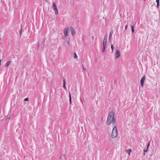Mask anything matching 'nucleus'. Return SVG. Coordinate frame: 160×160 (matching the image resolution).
I'll list each match as a JSON object with an SVG mask.
<instances>
[{"label":"nucleus","instance_id":"1","mask_svg":"<svg viewBox=\"0 0 160 160\" xmlns=\"http://www.w3.org/2000/svg\"><path fill=\"white\" fill-rule=\"evenodd\" d=\"M115 114L114 112L113 111H111L109 113L106 122L107 125H110L112 123L113 126L114 125L115 122Z\"/></svg>","mask_w":160,"mask_h":160},{"label":"nucleus","instance_id":"2","mask_svg":"<svg viewBox=\"0 0 160 160\" xmlns=\"http://www.w3.org/2000/svg\"><path fill=\"white\" fill-rule=\"evenodd\" d=\"M117 136V127L115 126L113 128L112 131V132L111 136L112 138H115Z\"/></svg>","mask_w":160,"mask_h":160},{"label":"nucleus","instance_id":"3","mask_svg":"<svg viewBox=\"0 0 160 160\" xmlns=\"http://www.w3.org/2000/svg\"><path fill=\"white\" fill-rule=\"evenodd\" d=\"M52 8L55 12V14L56 15H57L58 14V11L55 2L53 3L52 5Z\"/></svg>","mask_w":160,"mask_h":160},{"label":"nucleus","instance_id":"4","mask_svg":"<svg viewBox=\"0 0 160 160\" xmlns=\"http://www.w3.org/2000/svg\"><path fill=\"white\" fill-rule=\"evenodd\" d=\"M69 29V28L67 27L64 28L63 31V33L65 37H66L68 35V31Z\"/></svg>","mask_w":160,"mask_h":160},{"label":"nucleus","instance_id":"5","mask_svg":"<svg viewBox=\"0 0 160 160\" xmlns=\"http://www.w3.org/2000/svg\"><path fill=\"white\" fill-rule=\"evenodd\" d=\"M145 78H146V76H145V75H144L140 81L141 85L142 86H143L144 82L145 81Z\"/></svg>","mask_w":160,"mask_h":160},{"label":"nucleus","instance_id":"6","mask_svg":"<svg viewBox=\"0 0 160 160\" xmlns=\"http://www.w3.org/2000/svg\"><path fill=\"white\" fill-rule=\"evenodd\" d=\"M120 52L118 50H117L115 53V57L116 58H117L120 56Z\"/></svg>","mask_w":160,"mask_h":160},{"label":"nucleus","instance_id":"7","mask_svg":"<svg viewBox=\"0 0 160 160\" xmlns=\"http://www.w3.org/2000/svg\"><path fill=\"white\" fill-rule=\"evenodd\" d=\"M112 33H113V31H110V33H109V39L110 42V41L111 40L112 37Z\"/></svg>","mask_w":160,"mask_h":160},{"label":"nucleus","instance_id":"8","mask_svg":"<svg viewBox=\"0 0 160 160\" xmlns=\"http://www.w3.org/2000/svg\"><path fill=\"white\" fill-rule=\"evenodd\" d=\"M70 28H71V34L72 35H73L75 34L74 30L72 27H71Z\"/></svg>","mask_w":160,"mask_h":160},{"label":"nucleus","instance_id":"9","mask_svg":"<svg viewBox=\"0 0 160 160\" xmlns=\"http://www.w3.org/2000/svg\"><path fill=\"white\" fill-rule=\"evenodd\" d=\"M65 85H66V83H65V80L64 79L63 80V87L64 88L65 90H66V87Z\"/></svg>","mask_w":160,"mask_h":160},{"label":"nucleus","instance_id":"10","mask_svg":"<svg viewBox=\"0 0 160 160\" xmlns=\"http://www.w3.org/2000/svg\"><path fill=\"white\" fill-rule=\"evenodd\" d=\"M11 63V61H9L8 62H7V63H6L5 67H8L10 64Z\"/></svg>","mask_w":160,"mask_h":160},{"label":"nucleus","instance_id":"11","mask_svg":"<svg viewBox=\"0 0 160 160\" xmlns=\"http://www.w3.org/2000/svg\"><path fill=\"white\" fill-rule=\"evenodd\" d=\"M74 55V58L75 59H76L78 58V56L75 52H74L73 53Z\"/></svg>","mask_w":160,"mask_h":160},{"label":"nucleus","instance_id":"12","mask_svg":"<svg viewBox=\"0 0 160 160\" xmlns=\"http://www.w3.org/2000/svg\"><path fill=\"white\" fill-rule=\"evenodd\" d=\"M126 151L128 153L129 155H130V153L131 151V149H129L128 150H126Z\"/></svg>","mask_w":160,"mask_h":160},{"label":"nucleus","instance_id":"13","mask_svg":"<svg viewBox=\"0 0 160 160\" xmlns=\"http://www.w3.org/2000/svg\"><path fill=\"white\" fill-rule=\"evenodd\" d=\"M131 30L132 31V33H133L134 32V26H131Z\"/></svg>","mask_w":160,"mask_h":160},{"label":"nucleus","instance_id":"14","mask_svg":"<svg viewBox=\"0 0 160 160\" xmlns=\"http://www.w3.org/2000/svg\"><path fill=\"white\" fill-rule=\"evenodd\" d=\"M69 100L70 103V104H71V94L70 93H69Z\"/></svg>","mask_w":160,"mask_h":160},{"label":"nucleus","instance_id":"15","mask_svg":"<svg viewBox=\"0 0 160 160\" xmlns=\"http://www.w3.org/2000/svg\"><path fill=\"white\" fill-rule=\"evenodd\" d=\"M106 48V47H103V49L102 50V52H105Z\"/></svg>","mask_w":160,"mask_h":160},{"label":"nucleus","instance_id":"16","mask_svg":"<svg viewBox=\"0 0 160 160\" xmlns=\"http://www.w3.org/2000/svg\"><path fill=\"white\" fill-rule=\"evenodd\" d=\"M22 32V28H21V29L20 30V31H19V33L20 34V36H21Z\"/></svg>","mask_w":160,"mask_h":160},{"label":"nucleus","instance_id":"17","mask_svg":"<svg viewBox=\"0 0 160 160\" xmlns=\"http://www.w3.org/2000/svg\"><path fill=\"white\" fill-rule=\"evenodd\" d=\"M103 46L104 47H106L107 42H103Z\"/></svg>","mask_w":160,"mask_h":160},{"label":"nucleus","instance_id":"18","mask_svg":"<svg viewBox=\"0 0 160 160\" xmlns=\"http://www.w3.org/2000/svg\"><path fill=\"white\" fill-rule=\"evenodd\" d=\"M111 49H112V52H113V49L114 48V47H113V45L112 44L111 45Z\"/></svg>","mask_w":160,"mask_h":160},{"label":"nucleus","instance_id":"19","mask_svg":"<svg viewBox=\"0 0 160 160\" xmlns=\"http://www.w3.org/2000/svg\"><path fill=\"white\" fill-rule=\"evenodd\" d=\"M107 42V40L105 39H104L103 42Z\"/></svg>","mask_w":160,"mask_h":160},{"label":"nucleus","instance_id":"20","mask_svg":"<svg viewBox=\"0 0 160 160\" xmlns=\"http://www.w3.org/2000/svg\"><path fill=\"white\" fill-rule=\"evenodd\" d=\"M148 148H147L146 149H144L143 150L144 152H147L148 151Z\"/></svg>","mask_w":160,"mask_h":160},{"label":"nucleus","instance_id":"21","mask_svg":"<svg viewBox=\"0 0 160 160\" xmlns=\"http://www.w3.org/2000/svg\"><path fill=\"white\" fill-rule=\"evenodd\" d=\"M107 38H108L107 35H106L104 36V39H105L107 40Z\"/></svg>","mask_w":160,"mask_h":160},{"label":"nucleus","instance_id":"22","mask_svg":"<svg viewBox=\"0 0 160 160\" xmlns=\"http://www.w3.org/2000/svg\"><path fill=\"white\" fill-rule=\"evenodd\" d=\"M29 100V99L28 98H25L24 100V101H28Z\"/></svg>","mask_w":160,"mask_h":160},{"label":"nucleus","instance_id":"23","mask_svg":"<svg viewBox=\"0 0 160 160\" xmlns=\"http://www.w3.org/2000/svg\"><path fill=\"white\" fill-rule=\"evenodd\" d=\"M156 2L157 3H159V0H156Z\"/></svg>","mask_w":160,"mask_h":160},{"label":"nucleus","instance_id":"24","mask_svg":"<svg viewBox=\"0 0 160 160\" xmlns=\"http://www.w3.org/2000/svg\"><path fill=\"white\" fill-rule=\"evenodd\" d=\"M159 3H157V7L158 8H159Z\"/></svg>","mask_w":160,"mask_h":160},{"label":"nucleus","instance_id":"25","mask_svg":"<svg viewBox=\"0 0 160 160\" xmlns=\"http://www.w3.org/2000/svg\"><path fill=\"white\" fill-rule=\"evenodd\" d=\"M128 25H127L125 26V30H126L127 28H128Z\"/></svg>","mask_w":160,"mask_h":160},{"label":"nucleus","instance_id":"26","mask_svg":"<svg viewBox=\"0 0 160 160\" xmlns=\"http://www.w3.org/2000/svg\"><path fill=\"white\" fill-rule=\"evenodd\" d=\"M82 68H83V70H84V71H85L86 70V69H85V68H84V66H83V64H82Z\"/></svg>","mask_w":160,"mask_h":160},{"label":"nucleus","instance_id":"27","mask_svg":"<svg viewBox=\"0 0 160 160\" xmlns=\"http://www.w3.org/2000/svg\"><path fill=\"white\" fill-rule=\"evenodd\" d=\"M149 145H150V142H149V143H148V144L147 148H148Z\"/></svg>","mask_w":160,"mask_h":160},{"label":"nucleus","instance_id":"28","mask_svg":"<svg viewBox=\"0 0 160 160\" xmlns=\"http://www.w3.org/2000/svg\"><path fill=\"white\" fill-rule=\"evenodd\" d=\"M67 43H68V45H69V41H68Z\"/></svg>","mask_w":160,"mask_h":160},{"label":"nucleus","instance_id":"29","mask_svg":"<svg viewBox=\"0 0 160 160\" xmlns=\"http://www.w3.org/2000/svg\"><path fill=\"white\" fill-rule=\"evenodd\" d=\"M84 60H82V63H84Z\"/></svg>","mask_w":160,"mask_h":160},{"label":"nucleus","instance_id":"30","mask_svg":"<svg viewBox=\"0 0 160 160\" xmlns=\"http://www.w3.org/2000/svg\"><path fill=\"white\" fill-rule=\"evenodd\" d=\"M143 154L144 155H145V152H144Z\"/></svg>","mask_w":160,"mask_h":160},{"label":"nucleus","instance_id":"31","mask_svg":"<svg viewBox=\"0 0 160 160\" xmlns=\"http://www.w3.org/2000/svg\"><path fill=\"white\" fill-rule=\"evenodd\" d=\"M102 120H103V118L102 117Z\"/></svg>","mask_w":160,"mask_h":160},{"label":"nucleus","instance_id":"32","mask_svg":"<svg viewBox=\"0 0 160 160\" xmlns=\"http://www.w3.org/2000/svg\"><path fill=\"white\" fill-rule=\"evenodd\" d=\"M60 158H61V157H60Z\"/></svg>","mask_w":160,"mask_h":160},{"label":"nucleus","instance_id":"33","mask_svg":"<svg viewBox=\"0 0 160 160\" xmlns=\"http://www.w3.org/2000/svg\"><path fill=\"white\" fill-rule=\"evenodd\" d=\"M144 1H145V0H144Z\"/></svg>","mask_w":160,"mask_h":160}]
</instances>
